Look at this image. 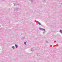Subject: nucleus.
<instances>
[{
  "mask_svg": "<svg viewBox=\"0 0 62 62\" xmlns=\"http://www.w3.org/2000/svg\"><path fill=\"white\" fill-rule=\"evenodd\" d=\"M38 23H39V22H38Z\"/></svg>",
  "mask_w": 62,
  "mask_h": 62,
  "instance_id": "14",
  "label": "nucleus"
},
{
  "mask_svg": "<svg viewBox=\"0 0 62 62\" xmlns=\"http://www.w3.org/2000/svg\"><path fill=\"white\" fill-rule=\"evenodd\" d=\"M12 48L13 49H15V47L14 46H12Z\"/></svg>",
  "mask_w": 62,
  "mask_h": 62,
  "instance_id": "5",
  "label": "nucleus"
},
{
  "mask_svg": "<svg viewBox=\"0 0 62 62\" xmlns=\"http://www.w3.org/2000/svg\"><path fill=\"white\" fill-rule=\"evenodd\" d=\"M39 25H41V23H39Z\"/></svg>",
  "mask_w": 62,
  "mask_h": 62,
  "instance_id": "10",
  "label": "nucleus"
},
{
  "mask_svg": "<svg viewBox=\"0 0 62 62\" xmlns=\"http://www.w3.org/2000/svg\"><path fill=\"white\" fill-rule=\"evenodd\" d=\"M24 44H25V45H26V42H24Z\"/></svg>",
  "mask_w": 62,
  "mask_h": 62,
  "instance_id": "9",
  "label": "nucleus"
},
{
  "mask_svg": "<svg viewBox=\"0 0 62 62\" xmlns=\"http://www.w3.org/2000/svg\"><path fill=\"white\" fill-rule=\"evenodd\" d=\"M15 47H16V48H17L18 47V46H17V45L16 44L15 45Z\"/></svg>",
  "mask_w": 62,
  "mask_h": 62,
  "instance_id": "3",
  "label": "nucleus"
},
{
  "mask_svg": "<svg viewBox=\"0 0 62 62\" xmlns=\"http://www.w3.org/2000/svg\"><path fill=\"white\" fill-rule=\"evenodd\" d=\"M31 51H34V49H33V48H31Z\"/></svg>",
  "mask_w": 62,
  "mask_h": 62,
  "instance_id": "7",
  "label": "nucleus"
},
{
  "mask_svg": "<svg viewBox=\"0 0 62 62\" xmlns=\"http://www.w3.org/2000/svg\"><path fill=\"white\" fill-rule=\"evenodd\" d=\"M18 10V8H15L14 9L15 11H17Z\"/></svg>",
  "mask_w": 62,
  "mask_h": 62,
  "instance_id": "2",
  "label": "nucleus"
},
{
  "mask_svg": "<svg viewBox=\"0 0 62 62\" xmlns=\"http://www.w3.org/2000/svg\"><path fill=\"white\" fill-rule=\"evenodd\" d=\"M46 43H48V41H46Z\"/></svg>",
  "mask_w": 62,
  "mask_h": 62,
  "instance_id": "12",
  "label": "nucleus"
},
{
  "mask_svg": "<svg viewBox=\"0 0 62 62\" xmlns=\"http://www.w3.org/2000/svg\"><path fill=\"white\" fill-rule=\"evenodd\" d=\"M24 39V37H22V39Z\"/></svg>",
  "mask_w": 62,
  "mask_h": 62,
  "instance_id": "11",
  "label": "nucleus"
},
{
  "mask_svg": "<svg viewBox=\"0 0 62 62\" xmlns=\"http://www.w3.org/2000/svg\"><path fill=\"white\" fill-rule=\"evenodd\" d=\"M46 32V31H44L43 32V34H45V33Z\"/></svg>",
  "mask_w": 62,
  "mask_h": 62,
  "instance_id": "4",
  "label": "nucleus"
},
{
  "mask_svg": "<svg viewBox=\"0 0 62 62\" xmlns=\"http://www.w3.org/2000/svg\"><path fill=\"white\" fill-rule=\"evenodd\" d=\"M33 1H34V0H30V1H31V3L33 2Z\"/></svg>",
  "mask_w": 62,
  "mask_h": 62,
  "instance_id": "6",
  "label": "nucleus"
},
{
  "mask_svg": "<svg viewBox=\"0 0 62 62\" xmlns=\"http://www.w3.org/2000/svg\"><path fill=\"white\" fill-rule=\"evenodd\" d=\"M43 2H44V3H45L46 1H45V0H43Z\"/></svg>",
  "mask_w": 62,
  "mask_h": 62,
  "instance_id": "8",
  "label": "nucleus"
},
{
  "mask_svg": "<svg viewBox=\"0 0 62 62\" xmlns=\"http://www.w3.org/2000/svg\"><path fill=\"white\" fill-rule=\"evenodd\" d=\"M14 5H15V3H14Z\"/></svg>",
  "mask_w": 62,
  "mask_h": 62,
  "instance_id": "13",
  "label": "nucleus"
},
{
  "mask_svg": "<svg viewBox=\"0 0 62 62\" xmlns=\"http://www.w3.org/2000/svg\"><path fill=\"white\" fill-rule=\"evenodd\" d=\"M39 29L40 30H42V31H45V29L41 28H39Z\"/></svg>",
  "mask_w": 62,
  "mask_h": 62,
  "instance_id": "1",
  "label": "nucleus"
}]
</instances>
